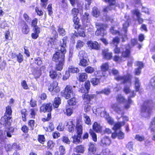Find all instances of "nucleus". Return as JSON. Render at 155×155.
I'll return each mask as SVG.
<instances>
[{
    "mask_svg": "<svg viewBox=\"0 0 155 155\" xmlns=\"http://www.w3.org/2000/svg\"><path fill=\"white\" fill-rule=\"evenodd\" d=\"M77 102V99L74 97L68 101V103L69 105H74Z\"/></svg>",
    "mask_w": 155,
    "mask_h": 155,
    "instance_id": "nucleus-49",
    "label": "nucleus"
},
{
    "mask_svg": "<svg viewBox=\"0 0 155 155\" xmlns=\"http://www.w3.org/2000/svg\"><path fill=\"white\" fill-rule=\"evenodd\" d=\"M91 99L90 100H84V101H85V103H84L85 105L84 107V111L86 112H87L90 110L91 109V107L90 104L89 103L90 101H91Z\"/></svg>",
    "mask_w": 155,
    "mask_h": 155,
    "instance_id": "nucleus-30",
    "label": "nucleus"
},
{
    "mask_svg": "<svg viewBox=\"0 0 155 155\" xmlns=\"http://www.w3.org/2000/svg\"><path fill=\"white\" fill-rule=\"evenodd\" d=\"M92 13L94 16L97 17L99 15L100 13L98 8L94 7L93 8Z\"/></svg>",
    "mask_w": 155,
    "mask_h": 155,
    "instance_id": "nucleus-44",
    "label": "nucleus"
},
{
    "mask_svg": "<svg viewBox=\"0 0 155 155\" xmlns=\"http://www.w3.org/2000/svg\"><path fill=\"white\" fill-rule=\"evenodd\" d=\"M35 78H38L41 74V71L38 68H35L32 72Z\"/></svg>",
    "mask_w": 155,
    "mask_h": 155,
    "instance_id": "nucleus-26",
    "label": "nucleus"
},
{
    "mask_svg": "<svg viewBox=\"0 0 155 155\" xmlns=\"http://www.w3.org/2000/svg\"><path fill=\"white\" fill-rule=\"evenodd\" d=\"M135 87L136 91H139V88L140 86V83L138 78H136L135 80Z\"/></svg>",
    "mask_w": 155,
    "mask_h": 155,
    "instance_id": "nucleus-38",
    "label": "nucleus"
},
{
    "mask_svg": "<svg viewBox=\"0 0 155 155\" xmlns=\"http://www.w3.org/2000/svg\"><path fill=\"white\" fill-rule=\"evenodd\" d=\"M5 124L6 127L5 134H6L7 137H12V134L14 131V128L12 127H10L11 125L9 126H6V122H5Z\"/></svg>",
    "mask_w": 155,
    "mask_h": 155,
    "instance_id": "nucleus-19",
    "label": "nucleus"
},
{
    "mask_svg": "<svg viewBox=\"0 0 155 155\" xmlns=\"http://www.w3.org/2000/svg\"><path fill=\"white\" fill-rule=\"evenodd\" d=\"M84 43L83 41L80 40H78L77 43L76 48L79 50L84 46Z\"/></svg>",
    "mask_w": 155,
    "mask_h": 155,
    "instance_id": "nucleus-47",
    "label": "nucleus"
},
{
    "mask_svg": "<svg viewBox=\"0 0 155 155\" xmlns=\"http://www.w3.org/2000/svg\"><path fill=\"white\" fill-rule=\"evenodd\" d=\"M68 39V37L65 36L60 41L61 48L54 54L52 58L53 61L55 62L64 61V54L66 52V48Z\"/></svg>",
    "mask_w": 155,
    "mask_h": 155,
    "instance_id": "nucleus-1",
    "label": "nucleus"
},
{
    "mask_svg": "<svg viewBox=\"0 0 155 155\" xmlns=\"http://www.w3.org/2000/svg\"><path fill=\"white\" fill-rule=\"evenodd\" d=\"M93 130L97 132H100L103 130V128L101 126L100 124L97 122H95L93 125Z\"/></svg>",
    "mask_w": 155,
    "mask_h": 155,
    "instance_id": "nucleus-23",
    "label": "nucleus"
},
{
    "mask_svg": "<svg viewBox=\"0 0 155 155\" xmlns=\"http://www.w3.org/2000/svg\"><path fill=\"white\" fill-rule=\"evenodd\" d=\"M102 53L104 58L106 59H110L112 58V53L109 52L107 49L103 50Z\"/></svg>",
    "mask_w": 155,
    "mask_h": 155,
    "instance_id": "nucleus-27",
    "label": "nucleus"
},
{
    "mask_svg": "<svg viewBox=\"0 0 155 155\" xmlns=\"http://www.w3.org/2000/svg\"><path fill=\"white\" fill-rule=\"evenodd\" d=\"M83 117L84 120L86 124L88 125L91 124V121L89 117L86 114H83Z\"/></svg>",
    "mask_w": 155,
    "mask_h": 155,
    "instance_id": "nucleus-45",
    "label": "nucleus"
},
{
    "mask_svg": "<svg viewBox=\"0 0 155 155\" xmlns=\"http://www.w3.org/2000/svg\"><path fill=\"white\" fill-rule=\"evenodd\" d=\"M150 105V103L148 101L144 102L141 109V114L142 117H150L151 112Z\"/></svg>",
    "mask_w": 155,
    "mask_h": 155,
    "instance_id": "nucleus-7",
    "label": "nucleus"
},
{
    "mask_svg": "<svg viewBox=\"0 0 155 155\" xmlns=\"http://www.w3.org/2000/svg\"><path fill=\"white\" fill-rule=\"evenodd\" d=\"M21 31L22 33L25 34H28L30 31V28L26 23L23 21L21 23Z\"/></svg>",
    "mask_w": 155,
    "mask_h": 155,
    "instance_id": "nucleus-20",
    "label": "nucleus"
},
{
    "mask_svg": "<svg viewBox=\"0 0 155 155\" xmlns=\"http://www.w3.org/2000/svg\"><path fill=\"white\" fill-rule=\"evenodd\" d=\"M97 30L95 32L96 35L99 36H104L106 34L105 29L107 27L106 25L103 24L99 23L96 24Z\"/></svg>",
    "mask_w": 155,
    "mask_h": 155,
    "instance_id": "nucleus-8",
    "label": "nucleus"
},
{
    "mask_svg": "<svg viewBox=\"0 0 155 155\" xmlns=\"http://www.w3.org/2000/svg\"><path fill=\"white\" fill-rule=\"evenodd\" d=\"M89 133L92 137L93 140L95 142L96 141L97 136L96 134L91 130H90Z\"/></svg>",
    "mask_w": 155,
    "mask_h": 155,
    "instance_id": "nucleus-53",
    "label": "nucleus"
},
{
    "mask_svg": "<svg viewBox=\"0 0 155 155\" xmlns=\"http://www.w3.org/2000/svg\"><path fill=\"white\" fill-rule=\"evenodd\" d=\"M129 96L128 97L127 100H125L124 97L121 94H118L117 97L116 99L117 101L120 103H124V107L126 109L129 108L130 105L132 103V101L131 99V98L134 97L135 96V94L134 93V91H132Z\"/></svg>",
    "mask_w": 155,
    "mask_h": 155,
    "instance_id": "nucleus-6",
    "label": "nucleus"
},
{
    "mask_svg": "<svg viewBox=\"0 0 155 155\" xmlns=\"http://www.w3.org/2000/svg\"><path fill=\"white\" fill-rule=\"evenodd\" d=\"M82 122L80 119H77L76 130L78 134L82 135L83 132V127L82 125Z\"/></svg>",
    "mask_w": 155,
    "mask_h": 155,
    "instance_id": "nucleus-14",
    "label": "nucleus"
},
{
    "mask_svg": "<svg viewBox=\"0 0 155 155\" xmlns=\"http://www.w3.org/2000/svg\"><path fill=\"white\" fill-rule=\"evenodd\" d=\"M84 150V147L82 145L77 146L74 149V151L77 153H83Z\"/></svg>",
    "mask_w": 155,
    "mask_h": 155,
    "instance_id": "nucleus-34",
    "label": "nucleus"
},
{
    "mask_svg": "<svg viewBox=\"0 0 155 155\" xmlns=\"http://www.w3.org/2000/svg\"><path fill=\"white\" fill-rule=\"evenodd\" d=\"M64 114L67 116H70L73 113V110L71 107L67 108L64 111Z\"/></svg>",
    "mask_w": 155,
    "mask_h": 155,
    "instance_id": "nucleus-51",
    "label": "nucleus"
},
{
    "mask_svg": "<svg viewBox=\"0 0 155 155\" xmlns=\"http://www.w3.org/2000/svg\"><path fill=\"white\" fill-rule=\"evenodd\" d=\"M73 21L74 24L75 25V26L74 27L75 28L78 29L80 28L79 26L78 25L79 20L77 16L74 17Z\"/></svg>",
    "mask_w": 155,
    "mask_h": 155,
    "instance_id": "nucleus-41",
    "label": "nucleus"
},
{
    "mask_svg": "<svg viewBox=\"0 0 155 155\" xmlns=\"http://www.w3.org/2000/svg\"><path fill=\"white\" fill-rule=\"evenodd\" d=\"M150 83L153 90H155V77H153L151 80Z\"/></svg>",
    "mask_w": 155,
    "mask_h": 155,
    "instance_id": "nucleus-60",
    "label": "nucleus"
},
{
    "mask_svg": "<svg viewBox=\"0 0 155 155\" xmlns=\"http://www.w3.org/2000/svg\"><path fill=\"white\" fill-rule=\"evenodd\" d=\"M61 100L59 97H55L54 100L53 105L55 107L57 108L61 103Z\"/></svg>",
    "mask_w": 155,
    "mask_h": 155,
    "instance_id": "nucleus-35",
    "label": "nucleus"
},
{
    "mask_svg": "<svg viewBox=\"0 0 155 155\" xmlns=\"http://www.w3.org/2000/svg\"><path fill=\"white\" fill-rule=\"evenodd\" d=\"M81 135L78 134L77 135H74L72 137L73 143H74L77 144L81 142Z\"/></svg>",
    "mask_w": 155,
    "mask_h": 155,
    "instance_id": "nucleus-28",
    "label": "nucleus"
},
{
    "mask_svg": "<svg viewBox=\"0 0 155 155\" xmlns=\"http://www.w3.org/2000/svg\"><path fill=\"white\" fill-rule=\"evenodd\" d=\"M133 14L136 16L137 20L138 22L140 24L142 23L143 21V19L140 18V13L138 9H135L132 12Z\"/></svg>",
    "mask_w": 155,
    "mask_h": 155,
    "instance_id": "nucleus-22",
    "label": "nucleus"
},
{
    "mask_svg": "<svg viewBox=\"0 0 155 155\" xmlns=\"http://www.w3.org/2000/svg\"><path fill=\"white\" fill-rule=\"evenodd\" d=\"M94 68L90 66L86 67L85 70V71L88 73H92L94 71Z\"/></svg>",
    "mask_w": 155,
    "mask_h": 155,
    "instance_id": "nucleus-56",
    "label": "nucleus"
},
{
    "mask_svg": "<svg viewBox=\"0 0 155 155\" xmlns=\"http://www.w3.org/2000/svg\"><path fill=\"white\" fill-rule=\"evenodd\" d=\"M87 77V74L86 73H79L78 78L80 81L84 82L86 80Z\"/></svg>",
    "mask_w": 155,
    "mask_h": 155,
    "instance_id": "nucleus-25",
    "label": "nucleus"
},
{
    "mask_svg": "<svg viewBox=\"0 0 155 155\" xmlns=\"http://www.w3.org/2000/svg\"><path fill=\"white\" fill-rule=\"evenodd\" d=\"M89 15V14L87 12L85 13L84 15V18H85V19H84V20L83 21V23L84 25L85 26H87L88 25H90V23L89 22V21L88 18Z\"/></svg>",
    "mask_w": 155,
    "mask_h": 155,
    "instance_id": "nucleus-33",
    "label": "nucleus"
},
{
    "mask_svg": "<svg viewBox=\"0 0 155 155\" xmlns=\"http://www.w3.org/2000/svg\"><path fill=\"white\" fill-rule=\"evenodd\" d=\"M94 113L97 114V113L100 114L101 117H104L107 120V122L110 124H112L113 123V120L111 119L109 116L108 114L105 111V109L104 107H101V108H96L94 107L92 108Z\"/></svg>",
    "mask_w": 155,
    "mask_h": 155,
    "instance_id": "nucleus-5",
    "label": "nucleus"
},
{
    "mask_svg": "<svg viewBox=\"0 0 155 155\" xmlns=\"http://www.w3.org/2000/svg\"><path fill=\"white\" fill-rule=\"evenodd\" d=\"M5 40L6 41H8L11 40V36L10 32L9 31H7L5 32Z\"/></svg>",
    "mask_w": 155,
    "mask_h": 155,
    "instance_id": "nucleus-52",
    "label": "nucleus"
},
{
    "mask_svg": "<svg viewBox=\"0 0 155 155\" xmlns=\"http://www.w3.org/2000/svg\"><path fill=\"white\" fill-rule=\"evenodd\" d=\"M87 44L91 49L98 50L100 49V46L98 43L96 41H89L87 42Z\"/></svg>",
    "mask_w": 155,
    "mask_h": 155,
    "instance_id": "nucleus-17",
    "label": "nucleus"
},
{
    "mask_svg": "<svg viewBox=\"0 0 155 155\" xmlns=\"http://www.w3.org/2000/svg\"><path fill=\"white\" fill-rule=\"evenodd\" d=\"M105 2H108L109 6L104 8V11L105 12H107L109 10H111L114 8V5L115 3V0H103Z\"/></svg>",
    "mask_w": 155,
    "mask_h": 155,
    "instance_id": "nucleus-15",
    "label": "nucleus"
},
{
    "mask_svg": "<svg viewBox=\"0 0 155 155\" xmlns=\"http://www.w3.org/2000/svg\"><path fill=\"white\" fill-rule=\"evenodd\" d=\"M136 64L138 68L135 69V74L139 75L141 73V69L143 68L144 65L142 62L140 61L137 62Z\"/></svg>",
    "mask_w": 155,
    "mask_h": 155,
    "instance_id": "nucleus-21",
    "label": "nucleus"
},
{
    "mask_svg": "<svg viewBox=\"0 0 155 155\" xmlns=\"http://www.w3.org/2000/svg\"><path fill=\"white\" fill-rule=\"evenodd\" d=\"M104 72H103L102 71H98L95 73V74L96 76L97 77H98L100 79L101 77L102 76H104L105 75L104 74Z\"/></svg>",
    "mask_w": 155,
    "mask_h": 155,
    "instance_id": "nucleus-58",
    "label": "nucleus"
},
{
    "mask_svg": "<svg viewBox=\"0 0 155 155\" xmlns=\"http://www.w3.org/2000/svg\"><path fill=\"white\" fill-rule=\"evenodd\" d=\"M49 75L53 79H58L61 77V74L60 72L53 70L50 71Z\"/></svg>",
    "mask_w": 155,
    "mask_h": 155,
    "instance_id": "nucleus-16",
    "label": "nucleus"
},
{
    "mask_svg": "<svg viewBox=\"0 0 155 155\" xmlns=\"http://www.w3.org/2000/svg\"><path fill=\"white\" fill-rule=\"evenodd\" d=\"M51 84L54 88V92L57 93L60 91V88L58 86V83L56 81H54L52 84Z\"/></svg>",
    "mask_w": 155,
    "mask_h": 155,
    "instance_id": "nucleus-37",
    "label": "nucleus"
},
{
    "mask_svg": "<svg viewBox=\"0 0 155 155\" xmlns=\"http://www.w3.org/2000/svg\"><path fill=\"white\" fill-rule=\"evenodd\" d=\"M110 89L108 88H106L104 89L101 91L100 92H97L96 93H98L97 94L100 93H102L104 94H105L108 95L110 94Z\"/></svg>",
    "mask_w": 155,
    "mask_h": 155,
    "instance_id": "nucleus-55",
    "label": "nucleus"
},
{
    "mask_svg": "<svg viewBox=\"0 0 155 155\" xmlns=\"http://www.w3.org/2000/svg\"><path fill=\"white\" fill-rule=\"evenodd\" d=\"M54 36L51 38H48L46 39V41L48 45L52 46V45L56 44L58 40L57 39L58 34L56 31H54L53 32Z\"/></svg>",
    "mask_w": 155,
    "mask_h": 155,
    "instance_id": "nucleus-12",
    "label": "nucleus"
},
{
    "mask_svg": "<svg viewBox=\"0 0 155 155\" xmlns=\"http://www.w3.org/2000/svg\"><path fill=\"white\" fill-rule=\"evenodd\" d=\"M111 143L110 138L107 136H105L101 138V145L104 147L109 146Z\"/></svg>",
    "mask_w": 155,
    "mask_h": 155,
    "instance_id": "nucleus-18",
    "label": "nucleus"
},
{
    "mask_svg": "<svg viewBox=\"0 0 155 155\" xmlns=\"http://www.w3.org/2000/svg\"><path fill=\"white\" fill-rule=\"evenodd\" d=\"M129 22L127 21L126 22H125V23H124L123 24V27L122 28V31H123L124 32V37H122L123 39H124V38H126L127 37V27L129 26ZM123 41H124V39L123 40Z\"/></svg>",
    "mask_w": 155,
    "mask_h": 155,
    "instance_id": "nucleus-29",
    "label": "nucleus"
},
{
    "mask_svg": "<svg viewBox=\"0 0 155 155\" xmlns=\"http://www.w3.org/2000/svg\"><path fill=\"white\" fill-rule=\"evenodd\" d=\"M112 73L114 76L115 79L118 81H120L122 83L124 84L126 82H129L131 84V76L129 74H127L126 75L121 76L118 75V71L114 68H113L112 70Z\"/></svg>",
    "mask_w": 155,
    "mask_h": 155,
    "instance_id": "nucleus-4",
    "label": "nucleus"
},
{
    "mask_svg": "<svg viewBox=\"0 0 155 155\" xmlns=\"http://www.w3.org/2000/svg\"><path fill=\"white\" fill-rule=\"evenodd\" d=\"M68 71L70 73H77L79 71V69L73 66H70L68 68Z\"/></svg>",
    "mask_w": 155,
    "mask_h": 155,
    "instance_id": "nucleus-36",
    "label": "nucleus"
},
{
    "mask_svg": "<svg viewBox=\"0 0 155 155\" xmlns=\"http://www.w3.org/2000/svg\"><path fill=\"white\" fill-rule=\"evenodd\" d=\"M137 40L133 39L131 40V44L130 45H127L125 48V51H124L122 53V55L124 57H128L130 53V48L135 45L137 43Z\"/></svg>",
    "mask_w": 155,
    "mask_h": 155,
    "instance_id": "nucleus-10",
    "label": "nucleus"
},
{
    "mask_svg": "<svg viewBox=\"0 0 155 155\" xmlns=\"http://www.w3.org/2000/svg\"><path fill=\"white\" fill-rule=\"evenodd\" d=\"M90 82L87 81L84 83V87L82 86L81 88H80L79 91L81 93H85L82 96L84 100H86L87 99V100H90L95 97V95L94 94H87V93L90 89Z\"/></svg>",
    "mask_w": 155,
    "mask_h": 155,
    "instance_id": "nucleus-3",
    "label": "nucleus"
},
{
    "mask_svg": "<svg viewBox=\"0 0 155 155\" xmlns=\"http://www.w3.org/2000/svg\"><path fill=\"white\" fill-rule=\"evenodd\" d=\"M38 23V19L37 18H35L32 21L31 25L32 27L33 28L38 27L37 24Z\"/></svg>",
    "mask_w": 155,
    "mask_h": 155,
    "instance_id": "nucleus-63",
    "label": "nucleus"
},
{
    "mask_svg": "<svg viewBox=\"0 0 155 155\" xmlns=\"http://www.w3.org/2000/svg\"><path fill=\"white\" fill-rule=\"evenodd\" d=\"M104 155H113L110 150L108 149H106L103 151Z\"/></svg>",
    "mask_w": 155,
    "mask_h": 155,
    "instance_id": "nucleus-64",
    "label": "nucleus"
},
{
    "mask_svg": "<svg viewBox=\"0 0 155 155\" xmlns=\"http://www.w3.org/2000/svg\"><path fill=\"white\" fill-rule=\"evenodd\" d=\"M109 68V65L108 63H105L103 64L101 66L102 71L103 72L107 71Z\"/></svg>",
    "mask_w": 155,
    "mask_h": 155,
    "instance_id": "nucleus-54",
    "label": "nucleus"
},
{
    "mask_svg": "<svg viewBox=\"0 0 155 155\" xmlns=\"http://www.w3.org/2000/svg\"><path fill=\"white\" fill-rule=\"evenodd\" d=\"M100 78H92L91 80V82L94 86L98 85L100 83Z\"/></svg>",
    "mask_w": 155,
    "mask_h": 155,
    "instance_id": "nucleus-40",
    "label": "nucleus"
},
{
    "mask_svg": "<svg viewBox=\"0 0 155 155\" xmlns=\"http://www.w3.org/2000/svg\"><path fill=\"white\" fill-rule=\"evenodd\" d=\"M150 129L152 131H154L155 128V117L152 120V121L151 122L150 127Z\"/></svg>",
    "mask_w": 155,
    "mask_h": 155,
    "instance_id": "nucleus-43",
    "label": "nucleus"
},
{
    "mask_svg": "<svg viewBox=\"0 0 155 155\" xmlns=\"http://www.w3.org/2000/svg\"><path fill=\"white\" fill-rule=\"evenodd\" d=\"M87 54L85 53L84 51H81L79 53L78 57L79 59H81L86 58Z\"/></svg>",
    "mask_w": 155,
    "mask_h": 155,
    "instance_id": "nucleus-46",
    "label": "nucleus"
},
{
    "mask_svg": "<svg viewBox=\"0 0 155 155\" xmlns=\"http://www.w3.org/2000/svg\"><path fill=\"white\" fill-rule=\"evenodd\" d=\"M94 144L92 143L89 144L88 153L90 154H94L96 151V148Z\"/></svg>",
    "mask_w": 155,
    "mask_h": 155,
    "instance_id": "nucleus-24",
    "label": "nucleus"
},
{
    "mask_svg": "<svg viewBox=\"0 0 155 155\" xmlns=\"http://www.w3.org/2000/svg\"><path fill=\"white\" fill-rule=\"evenodd\" d=\"M112 108L116 112L119 114H120L121 116L119 117L117 116L118 118V122L116 123L113 127L114 130L117 129H119L120 127L124 125L125 121H127L128 118V117L125 116H123L124 114V112L123 110L117 104H114L112 105Z\"/></svg>",
    "mask_w": 155,
    "mask_h": 155,
    "instance_id": "nucleus-2",
    "label": "nucleus"
},
{
    "mask_svg": "<svg viewBox=\"0 0 155 155\" xmlns=\"http://www.w3.org/2000/svg\"><path fill=\"white\" fill-rule=\"evenodd\" d=\"M15 57L17 58V61L19 63H21L23 60V56L21 53L15 55Z\"/></svg>",
    "mask_w": 155,
    "mask_h": 155,
    "instance_id": "nucleus-48",
    "label": "nucleus"
},
{
    "mask_svg": "<svg viewBox=\"0 0 155 155\" xmlns=\"http://www.w3.org/2000/svg\"><path fill=\"white\" fill-rule=\"evenodd\" d=\"M6 112L4 117L5 120V122H6V126H9L11 123L12 120L11 119L12 117L10 116L12 115V110L10 106H8L6 107Z\"/></svg>",
    "mask_w": 155,
    "mask_h": 155,
    "instance_id": "nucleus-9",
    "label": "nucleus"
},
{
    "mask_svg": "<svg viewBox=\"0 0 155 155\" xmlns=\"http://www.w3.org/2000/svg\"><path fill=\"white\" fill-rule=\"evenodd\" d=\"M86 58L80 59V65L82 66L85 67L88 64V61Z\"/></svg>",
    "mask_w": 155,
    "mask_h": 155,
    "instance_id": "nucleus-50",
    "label": "nucleus"
},
{
    "mask_svg": "<svg viewBox=\"0 0 155 155\" xmlns=\"http://www.w3.org/2000/svg\"><path fill=\"white\" fill-rule=\"evenodd\" d=\"M74 87V86L72 87L70 85L67 86L64 92L62 93V96L66 99L70 98L71 97V96L73 95V88Z\"/></svg>",
    "mask_w": 155,
    "mask_h": 155,
    "instance_id": "nucleus-11",
    "label": "nucleus"
},
{
    "mask_svg": "<svg viewBox=\"0 0 155 155\" xmlns=\"http://www.w3.org/2000/svg\"><path fill=\"white\" fill-rule=\"evenodd\" d=\"M38 140L40 143L43 144L44 142L45 141V139L44 135H39L38 138Z\"/></svg>",
    "mask_w": 155,
    "mask_h": 155,
    "instance_id": "nucleus-59",
    "label": "nucleus"
},
{
    "mask_svg": "<svg viewBox=\"0 0 155 155\" xmlns=\"http://www.w3.org/2000/svg\"><path fill=\"white\" fill-rule=\"evenodd\" d=\"M79 10L77 8H74L72 10V14L73 17L77 16Z\"/></svg>",
    "mask_w": 155,
    "mask_h": 155,
    "instance_id": "nucleus-61",
    "label": "nucleus"
},
{
    "mask_svg": "<svg viewBox=\"0 0 155 155\" xmlns=\"http://www.w3.org/2000/svg\"><path fill=\"white\" fill-rule=\"evenodd\" d=\"M58 31L59 35L62 36L65 35L66 34V31L65 29L60 27H58Z\"/></svg>",
    "mask_w": 155,
    "mask_h": 155,
    "instance_id": "nucleus-42",
    "label": "nucleus"
},
{
    "mask_svg": "<svg viewBox=\"0 0 155 155\" xmlns=\"http://www.w3.org/2000/svg\"><path fill=\"white\" fill-rule=\"evenodd\" d=\"M45 110L46 112L49 113L47 114V117L46 118H43L42 120L44 121H49L51 117V113L50 112L52 109V104L51 103H49L47 104L46 105H45Z\"/></svg>",
    "mask_w": 155,
    "mask_h": 155,
    "instance_id": "nucleus-13",
    "label": "nucleus"
},
{
    "mask_svg": "<svg viewBox=\"0 0 155 155\" xmlns=\"http://www.w3.org/2000/svg\"><path fill=\"white\" fill-rule=\"evenodd\" d=\"M64 63V61H59L58 63L55 65V69L57 71H61L63 69Z\"/></svg>",
    "mask_w": 155,
    "mask_h": 155,
    "instance_id": "nucleus-31",
    "label": "nucleus"
},
{
    "mask_svg": "<svg viewBox=\"0 0 155 155\" xmlns=\"http://www.w3.org/2000/svg\"><path fill=\"white\" fill-rule=\"evenodd\" d=\"M37 110L36 108H32L30 109V115L32 118H34L36 114V112L37 111Z\"/></svg>",
    "mask_w": 155,
    "mask_h": 155,
    "instance_id": "nucleus-57",
    "label": "nucleus"
},
{
    "mask_svg": "<svg viewBox=\"0 0 155 155\" xmlns=\"http://www.w3.org/2000/svg\"><path fill=\"white\" fill-rule=\"evenodd\" d=\"M54 128V126L53 124L52 123H50L48 126V128L47 127L45 130L47 131L50 132L53 130Z\"/></svg>",
    "mask_w": 155,
    "mask_h": 155,
    "instance_id": "nucleus-62",
    "label": "nucleus"
},
{
    "mask_svg": "<svg viewBox=\"0 0 155 155\" xmlns=\"http://www.w3.org/2000/svg\"><path fill=\"white\" fill-rule=\"evenodd\" d=\"M21 112L22 115V120L23 121H25L26 120V117L28 115L27 113V110L25 109H22L21 110Z\"/></svg>",
    "mask_w": 155,
    "mask_h": 155,
    "instance_id": "nucleus-39",
    "label": "nucleus"
},
{
    "mask_svg": "<svg viewBox=\"0 0 155 155\" xmlns=\"http://www.w3.org/2000/svg\"><path fill=\"white\" fill-rule=\"evenodd\" d=\"M126 83H127L129 84V85L128 86L125 85L124 86V92L126 94H128L129 93H130V95L131 94V95H132V94H131V92L132 91H134V93L136 94L135 93H134V91H130V89L129 87L131 85V84H130V83L128 82H126ZM126 83V82H125Z\"/></svg>",
    "mask_w": 155,
    "mask_h": 155,
    "instance_id": "nucleus-32",
    "label": "nucleus"
}]
</instances>
